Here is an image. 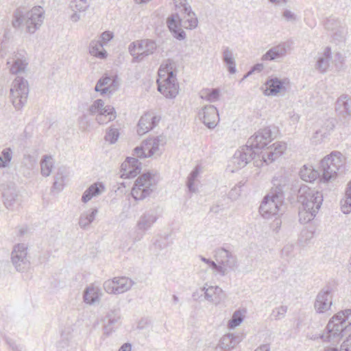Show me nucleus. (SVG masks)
Returning a JSON list of instances; mask_svg holds the SVG:
<instances>
[{
	"label": "nucleus",
	"mask_w": 351,
	"mask_h": 351,
	"mask_svg": "<svg viewBox=\"0 0 351 351\" xmlns=\"http://www.w3.org/2000/svg\"><path fill=\"white\" fill-rule=\"evenodd\" d=\"M323 194L310 188L306 184H300L297 194V200L302 205L299 212V220L301 223H306L313 220L323 202Z\"/></svg>",
	"instance_id": "obj_1"
},
{
	"label": "nucleus",
	"mask_w": 351,
	"mask_h": 351,
	"mask_svg": "<svg viewBox=\"0 0 351 351\" xmlns=\"http://www.w3.org/2000/svg\"><path fill=\"white\" fill-rule=\"evenodd\" d=\"M351 331V309H346L334 315L326 327V332L320 336L324 341L336 342Z\"/></svg>",
	"instance_id": "obj_2"
},
{
	"label": "nucleus",
	"mask_w": 351,
	"mask_h": 351,
	"mask_svg": "<svg viewBox=\"0 0 351 351\" xmlns=\"http://www.w3.org/2000/svg\"><path fill=\"white\" fill-rule=\"evenodd\" d=\"M43 20L44 10L42 7L35 6L29 11L25 7H19L13 13L12 24L14 28H19L24 23L27 32L33 34L41 26Z\"/></svg>",
	"instance_id": "obj_3"
},
{
	"label": "nucleus",
	"mask_w": 351,
	"mask_h": 351,
	"mask_svg": "<svg viewBox=\"0 0 351 351\" xmlns=\"http://www.w3.org/2000/svg\"><path fill=\"white\" fill-rule=\"evenodd\" d=\"M273 186L268 193L273 198L277 199L278 202H284L285 195L288 198L292 197L298 194V190L300 186L297 181H291L285 176L274 177L272 180Z\"/></svg>",
	"instance_id": "obj_4"
},
{
	"label": "nucleus",
	"mask_w": 351,
	"mask_h": 351,
	"mask_svg": "<svg viewBox=\"0 0 351 351\" xmlns=\"http://www.w3.org/2000/svg\"><path fill=\"white\" fill-rule=\"evenodd\" d=\"M341 156L339 152H332L320 161L319 171L321 182L326 183L336 178L337 171L343 166Z\"/></svg>",
	"instance_id": "obj_5"
},
{
	"label": "nucleus",
	"mask_w": 351,
	"mask_h": 351,
	"mask_svg": "<svg viewBox=\"0 0 351 351\" xmlns=\"http://www.w3.org/2000/svg\"><path fill=\"white\" fill-rule=\"evenodd\" d=\"M157 183L156 175L147 171L136 180L131 194L136 200H143L156 189Z\"/></svg>",
	"instance_id": "obj_6"
},
{
	"label": "nucleus",
	"mask_w": 351,
	"mask_h": 351,
	"mask_svg": "<svg viewBox=\"0 0 351 351\" xmlns=\"http://www.w3.org/2000/svg\"><path fill=\"white\" fill-rule=\"evenodd\" d=\"M278 129L275 125H269L259 130L248 140L249 146L252 147L261 155V149H264L272 140L276 138Z\"/></svg>",
	"instance_id": "obj_7"
},
{
	"label": "nucleus",
	"mask_w": 351,
	"mask_h": 351,
	"mask_svg": "<svg viewBox=\"0 0 351 351\" xmlns=\"http://www.w3.org/2000/svg\"><path fill=\"white\" fill-rule=\"evenodd\" d=\"M29 95L27 81L23 77L17 76L12 84L10 98L15 109L20 110L27 102Z\"/></svg>",
	"instance_id": "obj_8"
},
{
	"label": "nucleus",
	"mask_w": 351,
	"mask_h": 351,
	"mask_svg": "<svg viewBox=\"0 0 351 351\" xmlns=\"http://www.w3.org/2000/svg\"><path fill=\"white\" fill-rule=\"evenodd\" d=\"M2 198L4 206L11 211H19L23 201V195L14 183L3 186Z\"/></svg>",
	"instance_id": "obj_9"
},
{
	"label": "nucleus",
	"mask_w": 351,
	"mask_h": 351,
	"mask_svg": "<svg viewBox=\"0 0 351 351\" xmlns=\"http://www.w3.org/2000/svg\"><path fill=\"white\" fill-rule=\"evenodd\" d=\"M284 212L283 202H278L277 199L273 198L269 193L264 197L259 206V213L265 219L281 216Z\"/></svg>",
	"instance_id": "obj_10"
},
{
	"label": "nucleus",
	"mask_w": 351,
	"mask_h": 351,
	"mask_svg": "<svg viewBox=\"0 0 351 351\" xmlns=\"http://www.w3.org/2000/svg\"><path fill=\"white\" fill-rule=\"evenodd\" d=\"M27 247L24 243H19L14 247L11 253V261L16 270L25 272L30 267V261L27 257Z\"/></svg>",
	"instance_id": "obj_11"
},
{
	"label": "nucleus",
	"mask_w": 351,
	"mask_h": 351,
	"mask_svg": "<svg viewBox=\"0 0 351 351\" xmlns=\"http://www.w3.org/2000/svg\"><path fill=\"white\" fill-rule=\"evenodd\" d=\"M249 145V143H247L245 145L240 147L233 156V162L238 168H243L256 157H261L256 149Z\"/></svg>",
	"instance_id": "obj_12"
},
{
	"label": "nucleus",
	"mask_w": 351,
	"mask_h": 351,
	"mask_svg": "<svg viewBox=\"0 0 351 351\" xmlns=\"http://www.w3.org/2000/svg\"><path fill=\"white\" fill-rule=\"evenodd\" d=\"M158 90L167 98H174L178 93L179 86L176 75L172 71L167 73V76L162 82L157 81Z\"/></svg>",
	"instance_id": "obj_13"
},
{
	"label": "nucleus",
	"mask_w": 351,
	"mask_h": 351,
	"mask_svg": "<svg viewBox=\"0 0 351 351\" xmlns=\"http://www.w3.org/2000/svg\"><path fill=\"white\" fill-rule=\"evenodd\" d=\"M215 258L218 265L226 269V275L230 270H234L237 267L236 256L223 247L215 250Z\"/></svg>",
	"instance_id": "obj_14"
},
{
	"label": "nucleus",
	"mask_w": 351,
	"mask_h": 351,
	"mask_svg": "<svg viewBox=\"0 0 351 351\" xmlns=\"http://www.w3.org/2000/svg\"><path fill=\"white\" fill-rule=\"evenodd\" d=\"M349 100L350 97L348 95H343L338 98L335 104V110L338 112L339 121L345 127L349 125L351 118V110Z\"/></svg>",
	"instance_id": "obj_15"
},
{
	"label": "nucleus",
	"mask_w": 351,
	"mask_h": 351,
	"mask_svg": "<svg viewBox=\"0 0 351 351\" xmlns=\"http://www.w3.org/2000/svg\"><path fill=\"white\" fill-rule=\"evenodd\" d=\"M158 219V210L155 208L145 210L139 217L136 223L137 229L145 233L150 229Z\"/></svg>",
	"instance_id": "obj_16"
},
{
	"label": "nucleus",
	"mask_w": 351,
	"mask_h": 351,
	"mask_svg": "<svg viewBox=\"0 0 351 351\" xmlns=\"http://www.w3.org/2000/svg\"><path fill=\"white\" fill-rule=\"evenodd\" d=\"M141 163L136 158L128 157L121 165L122 178H132L141 171Z\"/></svg>",
	"instance_id": "obj_17"
},
{
	"label": "nucleus",
	"mask_w": 351,
	"mask_h": 351,
	"mask_svg": "<svg viewBox=\"0 0 351 351\" xmlns=\"http://www.w3.org/2000/svg\"><path fill=\"white\" fill-rule=\"evenodd\" d=\"M332 304L331 289L328 287L322 289L318 293L314 306L317 313H322L328 311Z\"/></svg>",
	"instance_id": "obj_18"
},
{
	"label": "nucleus",
	"mask_w": 351,
	"mask_h": 351,
	"mask_svg": "<svg viewBox=\"0 0 351 351\" xmlns=\"http://www.w3.org/2000/svg\"><path fill=\"white\" fill-rule=\"evenodd\" d=\"M165 143V138L162 136H158L147 138L143 141L141 146L149 157L154 154L159 156L162 154L160 146H163Z\"/></svg>",
	"instance_id": "obj_19"
},
{
	"label": "nucleus",
	"mask_w": 351,
	"mask_h": 351,
	"mask_svg": "<svg viewBox=\"0 0 351 351\" xmlns=\"http://www.w3.org/2000/svg\"><path fill=\"white\" fill-rule=\"evenodd\" d=\"M286 148L285 143L277 142L267 147L264 151H261V156L266 163L272 162L283 154Z\"/></svg>",
	"instance_id": "obj_20"
},
{
	"label": "nucleus",
	"mask_w": 351,
	"mask_h": 351,
	"mask_svg": "<svg viewBox=\"0 0 351 351\" xmlns=\"http://www.w3.org/2000/svg\"><path fill=\"white\" fill-rule=\"evenodd\" d=\"M119 83L116 79L105 74L97 81L95 90L104 95L107 93H112L117 89Z\"/></svg>",
	"instance_id": "obj_21"
},
{
	"label": "nucleus",
	"mask_w": 351,
	"mask_h": 351,
	"mask_svg": "<svg viewBox=\"0 0 351 351\" xmlns=\"http://www.w3.org/2000/svg\"><path fill=\"white\" fill-rule=\"evenodd\" d=\"M202 121L210 129H213L219 120V112L216 107L213 105L206 106L203 109Z\"/></svg>",
	"instance_id": "obj_22"
},
{
	"label": "nucleus",
	"mask_w": 351,
	"mask_h": 351,
	"mask_svg": "<svg viewBox=\"0 0 351 351\" xmlns=\"http://www.w3.org/2000/svg\"><path fill=\"white\" fill-rule=\"evenodd\" d=\"M287 43H281L270 48L261 58L263 61H271L285 57L289 49Z\"/></svg>",
	"instance_id": "obj_23"
},
{
	"label": "nucleus",
	"mask_w": 351,
	"mask_h": 351,
	"mask_svg": "<svg viewBox=\"0 0 351 351\" xmlns=\"http://www.w3.org/2000/svg\"><path fill=\"white\" fill-rule=\"evenodd\" d=\"M177 19H180V16L177 13L168 17L167 22V26L175 38L182 40L186 38V33L181 28L182 25H179V22Z\"/></svg>",
	"instance_id": "obj_24"
},
{
	"label": "nucleus",
	"mask_w": 351,
	"mask_h": 351,
	"mask_svg": "<svg viewBox=\"0 0 351 351\" xmlns=\"http://www.w3.org/2000/svg\"><path fill=\"white\" fill-rule=\"evenodd\" d=\"M287 79L280 80L278 77H271L265 83L266 88L264 91L265 95H276L282 90H285V86Z\"/></svg>",
	"instance_id": "obj_25"
},
{
	"label": "nucleus",
	"mask_w": 351,
	"mask_h": 351,
	"mask_svg": "<svg viewBox=\"0 0 351 351\" xmlns=\"http://www.w3.org/2000/svg\"><path fill=\"white\" fill-rule=\"evenodd\" d=\"M157 119L156 117L152 116L150 113H145L143 115L138 123L137 132L139 135L147 133L155 127V123L151 120Z\"/></svg>",
	"instance_id": "obj_26"
},
{
	"label": "nucleus",
	"mask_w": 351,
	"mask_h": 351,
	"mask_svg": "<svg viewBox=\"0 0 351 351\" xmlns=\"http://www.w3.org/2000/svg\"><path fill=\"white\" fill-rule=\"evenodd\" d=\"M98 213L97 208H91L81 214L79 219V226L82 229H87L90 224L95 220Z\"/></svg>",
	"instance_id": "obj_27"
},
{
	"label": "nucleus",
	"mask_w": 351,
	"mask_h": 351,
	"mask_svg": "<svg viewBox=\"0 0 351 351\" xmlns=\"http://www.w3.org/2000/svg\"><path fill=\"white\" fill-rule=\"evenodd\" d=\"M320 172L319 169H315L311 165H304L300 171L301 179L305 182H313L317 178H319Z\"/></svg>",
	"instance_id": "obj_28"
},
{
	"label": "nucleus",
	"mask_w": 351,
	"mask_h": 351,
	"mask_svg": "<svg viewBox=\"0 0 351 351\" xmlns=\"http://www.w3.org/2000/svg\"><path fill=\"white\" fill-rule=\"evenodd\" d=\"M101 295V289L96 287H88L84 292V301L88 304H93L98 302Z\"/></svg>",
	"instance_id": "obj_29"
},
{
	"label": "nucleus",
	"mask_w": 351,
	"mask_h": 351,
	"mask_svg": "<svg viewBox=\"0 0 351 351\" xmlns=\"http://www.w3.org/2000/svg\"><path fill=\"white\" fill-rule=\"evenodd\" d=\"M184 13L186 14L184 18L180 17V19H177L179 25L186 29L195 28L198 23L195 14L191 10L189 12H184Z\"/></svg>",
	"instance_id": "obj_30"
},
{
	"label": "nucleus",
	"mask_w": 351,
	"mask_h": 351,
	"mask_svg": "<svg viewBox=\"0 0 351 351\" xmlns=\"http://www.w3.org/2000/svg\"><path fill=\"white\" fill-rule=\"evenodd\" d=\"M116 285V290L117 294L125 293L130 290L134 285V281L129 278L121 276L113 278Z\"/></svg>",
	"instance_id": "obj_31"
},
{
	"label": "nucleus",
	"mask_w": 351,
	"mask_h": 351,
	"mask_svg": "<svg viewBox=\"0 0 351 351\" xmlns=\"http://www.w3.org/2000/svg\"><path fill=\"white\" fill-rule=\"evenodd\" d=\"M120 319L119 310L110 311L105 318L104 332L109 335L112 330L113 326L118 322Z\"/></svg>",
	"instance_id": "obj_32"
},
{
	"label": "nucleus",
	"mask_w": 351,
	"mask_h": 351,
	"mask_svg": "<svg viewBox=\"0 0 351 351\" xmlns=\"http://www.w3.org/2000/svg\"><path fill=\"white\" fill-rule=\"evenodd\" d=\"M222 60L226 64L229 73H235L237 71L235 60L232 51L228 47L223 48Z\"/></svg>",
	"instance_id": "obj_33"
},
{
	"label": "nucleus",
	"mask_w": 351,
	"mask_h": 351,
	"mask_svg": "<svg viewBox=\"0 0 351 351\" xmlns=\"http://www.w3.org/2000/svg\"><path fill=\"white\" fill-rule=\"evenodd\" d=\"M101 189H104V186L101 183L93 184L84 192L82 201L84 203H86L93 197L99 195L101 193Z\"/></svg>",
	"instance_id": "obj_34"
},
{
	"label": "nucleus",
	"mask_w": 351,
	"mask_h": 351,
	"mask_svg": "<svg viewBox=\"0 0 351 351\" xmlns=\"http://www.w3.org/2000/svg\"><path fill=\"white\" fill-rule=\"evenodd\" d=\"M144 47V51H141L140 54L136 57V60L143 61L145 57L154 54L157 49V44L156 41L152 39L145 38Z\"/></svg>",
	"instance_id": "obj_35"
},
{
	"label": "nucleus",
	"mask_w": 351,
	"mask_h": 351,
	"mask_svg": "<svg viewBox=\"0 0 351 351\" xmlns=\"http://www.w3.org/2000/svg\"><path fill=\"white\" fill-rule=\"evenodd\" d=\"M68 175V169L66 167H60L58 168L55 180L53 184L52 189L60 192L63 189L64 179Z\"/></svg>",
	"instance_id": "obj_36"
},
{
	"label": "nucleus",
	"mask_w": 351,
	"mask_h": 351,
	"mask_svg": "<svg viewBox=\"0 0 351 351\" xmlns=\"http://www.w3.org/2000/svg\"><path fill=\"white\" fill-rule=\"evenodd\" d=\"M89 53L99 58H105L107 56V52L103 48V43L99 40H92L90 43Z\"/></svg>",
	"instance_id": "obj_37"
},
{
	"label": "nucleus",
	"mask_w": 351,
	"mask_h": 351,
	"mask_svg": "<svg viewBox=\"0 0 351 351\" xmlns=\"http://www.w3.org/2000/svg\"><path fill=\"white\" fill-rule=\"evenodd\" d=\"M201 98L209 102H215L219 98V90L217 88H206L201 91Z\"/></svg>",
	"instance_id": "obj_38"
},
{
	"label": "nucleus",
	"mask_w": 351,
	"mask_h": 351,
	"mask_svg": "<svg viewBox=\"0 0 351 351\" xmlns=\"http://www.w3.org/2000/svg\"><path fill=\"white\" fill-rule=\"evenodd\" d=\"M52 158L50 156H44L40 161L41 173L43 176H49L53 167Z\"/></svg>",
	"instance_id": "obj_39"
},
{
	"label": "nucleus",
	"mask_w": 351,
	"mask_h": 351,
	"mask_svg": "<svg viewBox=\"0 0 351 351\" xmlns=\"http://www.w3.org/2000/svg\"><path fill=\"white\" fill-rule=\"evenodd\" d=\"M12 158V150L10 147L3 149L0 155V168H5L9 166Z\"/></svg>",
	"instance_id": "obj_40"
},
{
	"label": "nucleus",
	"mask_w": 351,
	"mask_h": 351,
	"mask_svg": "<svg viewBox=\"0 0 351 351\" xmlns=\"http://www.w3.org/2000/svg\"><path fill=\"white\" fill-rule=\"evenodd\" d=\"M199 168L196 167L189 175L187 178L186 186L191 193H196L197 189L195 186V181L199 175Z\"/></svg>",
	"instance_id": "obj_41"
},
{
	"label": "nucleus",
	"mask_w": 351,
	"mask_h": 351,
	"mask_svg": "<svg viewBox=\"0 0 351 351\" xmlns=\"http://www.w3.org/2000/svg\"><path fill=\"white\" fill-rule=\"evenodd\" d=\"M200 258L201 260L208 264L209 267H210L214 271L218 273L222 276L226 275V269L223 267L218 265L217 263L209 258H206L204 256H200Z\"/></svg>",
	"instance_id": "obj_42"
},
{
	"label": "nucleus",
	"mask_w": 351,
	"mask_h": 351,
	"mask_svg": "<svg viewBox=\"0 0 351 351\" xmlns=\"http://www.w3.org/2000/svg\"><path fill=\"white\" fill-rule=\"evenodd\" d=\"M234 337L232 334H228L223 336L220 341L219 346L224 350H230L234 346V343L233 342Z\"/></svg>",
	"instance_id": "obj_43"
},
{
	"label": "nucleus",
	"mask_w": 351,
	"mask_h": 351,
	"mask_svg": "<svg viewBox=\"0 0 351 351\" xmlns=\"http://www.w3.org/2000/svg\"><path fill=\"white\" fill-rule=\"evenodd\" d=\"M330 60H329L326 57L320 56L318 58L315 67L320 73H324L326 72L327 69H328Z\"/></svg>",
	"instance_id": "obj_44"
},
{
	"label": "nucleus",
	"mask_w": 351,
	"mask_h": 351,
	"mask_svg": "<svg viewBox=\"0 0 351 351\" xmlns=\"http://www.w3.org/2000/svg\"><path fill=\"white\" fill-rule=\"evenodd\" d=\"M119 136V132L118 129L110 127L107 130L104 138L110 144H114L117 141Z\"/></svg>",
	"instance_id": "obj_45"
},
{
	"label": "nucleus",
	"mask_w": 351,
	"mask_h": 351,
	"mask_svg": "<svg viewBox=\"0 0 351 351\" xmlns=\"http://www.w3.org/2000/svg\"><path fill=\"white\" fill-rule=\"evenodd\" d=\"M104 105V101L98 99L93 101V103L89 106L88 109V112L90 115H95L97 113H100L101 110L102 109Z\"/></svg>",
	"instance_id": "obj_46"
},
{
	"label": "nucleus",
	"mask_w": 351,
	"mask_h": 351,
	"mask_svg": "<svg viewBox=\"0 0 351 351\" xmlns=\"http://www.w3.org/2000/svg\"><path fill=\"white\" fill-rule=\"evenodd\" d=\"M27 63L20 59H17L14 61L10 67V72L13 74H17L21 71H23L26 68Z\"/></svg>",
	"instance_id": "obj_47"
},
{
	"label": "nucleus",
	"mask_w": 351,
	"mask_h": 351,
	"mask_svg": "<svg viewBox=\"0 0 351 351\" xmlns=\"http://www.w3.org/2000/svg\"><path fill=\"white\" fill-rule=\"evenodd\" d=\"M70 6L79 12H84L89 7V4L87 0H73L71 2Z\"/></svg>",
	"instance_id": "obj_48"
},
{
	"label": "nucleus",
	"mask_w": 351,
	"mask_h": 351,
	"mask_svg": "<svg viewBox=\"0 0 351 351\" xmlns=\"http://www.w3.org/2000/svg\"><path fill=\"white\" fill-rule=\"evenodd\" d=\"M100 113L104 115L105 117L108 116V121H112L116 118V112L114 110V108L111 106H104L102 109L101 110Z\"/></svg>",
	"instance_id": "obj_49"
},
{
	"label": "nucleus",
	"mask_w": 351,
	"mask_h": 351,
	"mask_svg": "<svg viewBox=\"0 0 351 351\" xmlns=\"http://www.w3.org/2000/svg\"><path fill=\"white\" fill-rule=\"evenodd\" d=\"M202 291H204L205 298L209 302L217 303L216 295H215V287L206 288L204 287Z\"/></svg>",
	"instance_id": "obj_50"
},
{
	"label": "nucleus",
	"mask_w": 351,
	"mask_h": 351,
	"mask_svg": "<svg viewBox=\"0 0 351 351\" xmlns=\"http://www.w3.org/2000/svg\"><path fill=\"white\" fill-rule=\"evenodd\" d=\"M332 35V39L337 43H341L345 39V29L344 27L340 26L333 31Z\"/></svg>",
	"instance_id": "obj_51"
},
{
	"label": "nucleus",
	"mask_w": 351,
	"mask_h": 351,
	"mask_svg": "<svg viewBox=\"0 0 351 351\" xmlns=\"http://www.w3.org/2000/svg\"><path fill=\"white\" fill-rule=\"evenodd\" d=\"M326 29L330 31H335L337 27L341 26L338 19L335 18H329L324 23Z\"/></svg>",
	"instance_id": "obj_52"
},
{
	"label": "nucleus",
	"mask_w": 351,
	"mask_h": 351,
	"mask_svg": "<svg viewBox=\"0 0 351 351\" xmlns=\"http://www.w3.org/2000/svg\"><path fill=\"white\" fill-rule=\"evenodd\" d=\"M243 316L238 311H236L232 317L229 320L228 326L230 328H234L240 325V324L243 322Z\"/></svg>",
	"instance_id": "obj_53"
},
{
	"label": "nucleus",
	"mask_w": 351,
	"mask_h": 351,
	"mask_svg": "<svg viewBox=\"0 0 351 351\" xmlns=\"http://www.w3.org/2000/svg\"><path fill=\"white\" fill-rule=\"evenodd\" d=\"M294 246L292 244H287L284 246L281 251V255L283 258L289 260L293 256Z\"/></svg>",
	"instance_id": "obj_54"
},
{
	"label": "nucleus",
	"mask_w": 351,
	"mask_h": 351,
	"mask_svg": "<svg viewBox=\"0 0 351 351\" xmlns=\"http://www.w3.org/2000/svg\"><path fill=\"white\" fill-rule=\"evenodd\" d=\"M104 289L108 293L110 294H117L116 290V285L114 282L113 278L112 280H108L104 282Z\"/></svg>",
	"instance_id": "obj_55"
},
{
	"label": "nucleus",
	"mask_w": 351,
	"mask_h": 351,
	"mask_svg": "<svg viewBox=\"0 0 351 351\" xmlns=\"http://www.w3.org/2000/svg\"><path fill=\"white\" fill-rule=\"evenodd\" d=\"M287 311V306H280V307L276 308L273 310L271 315H273L276 319H279L285 316Z\"/></svg>",
	"instance_id": "obj_56"
},
{
	"label": "nucleus",
	"mask_w": 351,
	"mask_h": 351,
	"mask_svg": "<svg viewBox=\"0 0 351 351\" xmlns=\"http://www.w3.org/2000/svg\"><path fill=\"white\" fill-rule=\"evenodd\" d=\"M341 210L344 213L351 212V197L345 195V199L341 201Z\"/></svg>",
	"instance_id": "obj_57"
},
{
	"label": "nucleus",
	"mask_w": 351,
	"mask_h": 351,
	"mask_svg": "<svg viewBox=\"0 0 351 351\" xmlns=\"http://www.w3.org/2000/svg\"><path fill=\"white\" fill-rule=\"evenodd\" d=\"M176 8H182L184 12L191 11V6L187 3L186 0H173Z\"/></svg>",
	"instance_id": "obj_58"
},
{
	"label": "nucleus",
	"mask_w": 351,
	"mask_h": 351,
	"mask_svg": "<svg viewBox=\"0 0 351 351\" xmlns=\"http://www.w3.org/2000/svg\"><path fill=\"white\" fill-rule=\"evenodd\" d=\"M134 41L132 42L128 46V51L130 54L133 57V62H140L141 60H136V57L138 56L141 52L137 51V48Z\"/></svg>",
	"instance_id": "obj_59"
},
{
	"label": "nucleus",
	"mask_w": 351,
	"mask_h": 351,
	"mask_svg": "<svg viewBox=\"0 0 351 351\" xmlns=\"http://www.w3.org/2000/svg\"><path fill=\"white\" fill-rule=\"evenodd\" d=\"M23 163L28 168H32L36 163V159L33 156L25 154L23 156Z\"/></svg>",
	"instance_id": "obj_60"
},
{
	"label": "nucleus",
	"mask_w": 351,
	"mask_h": 351,
	"mask_svg": "<svg viewBox=\"0 0 351 351\" xmlns=\"http://www.w3.org/2000/svg\"><path fill=\"white\" fill-rule=\"evenodd\" d=\"M339 351H351V332L346 340L341 343Z\"/></svg>",
	"instance_id": "obj_61"
},
{
	"label": "nucleus",
	"mask_w": 351,
	"mask_h": 351,
	"mask_svg": "<svg viewBox=\"0 0 351 351\" xmlns=\"http://www.w3.org/2000/svg\"><path fill=\"white\" fill-rule=\"evenodd\" d=\"M133 155L140 158H149V156H147L146 152L144 151L141 145L136 147L134 149Z\"/></svg>",
	"instance_id": "obj_62"
},
{
	"label": "nucleus",
	"mask_w": 351,
	"mask_h": 351,
	"mask_svg": "<svg viewBox=\"0 0 351 351\" xmlns=\"http://www.w3.org/2000/svg\"><path fill=\"white\" fill-rule=\"evenodd\" d=\"M101 43H107L113 38V33L110 31L103 32L100 36Z\"/></svg>",
	"instance_id": "obj_63"
},
{
	"label": "nucleus",
	"mask_w": 351,
	"mask_h": 351,
	"mask_svg": "<svg viewBox=\"0 0 351 351\" xmlns=\"http://www.w3.org/2000/svg\"><path fill=\"white\" fill-rule=\"evenodd\" d=\"M287 21H295L296 19L295 14L289 10H285L282 14Z\"/></svg>",
	"instance_id": "obj_64"
}]
</instances>
